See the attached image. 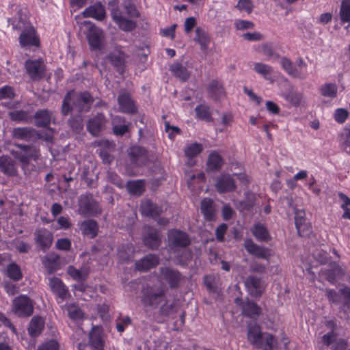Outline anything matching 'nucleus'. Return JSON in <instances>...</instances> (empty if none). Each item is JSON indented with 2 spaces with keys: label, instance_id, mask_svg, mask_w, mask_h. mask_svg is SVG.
I'll return each instance as SVG.
<instances>
[{
  "label": "nucleus",
  "instance_id": "1",
  "mask_svg": "<svg viewBox=\"0 0 350 350\" xmlns=\"http://www.w3.org/2000/svg\"><path fill=\"white\" fill-rule=\"evenodd\" d=\"M94 101L93 96L88 91L76 93L70 90L64 95L60 113L62 116L66 117L75 110L76 113L83 114L88 112Z\"/></svg>",
  "mask_w": 350,
  "mask_h": 350
},
{
  "label": "nucleus",
  "instance_id": "2",
  "mask_svg": "<svg viewBox=\"0 0 350 350\" xmlns=\"http://www.w3.org/2000/svg\"><path fill=\"white\" fill-rule=\"evenodd\" d=\"M247 338L248 341L256 348L262 350H275L278 341L269 333L262 332L260 326L256 323L248 325Z\"/></svg>",
  "mask_w": 350,
  "mask_h": 350
},
{
  "label": "nucleus",
  "instance_id": "3",
  "mask_svg": "<svg viewBox=\"0 0 350 350\" xmlns=\"http://www.w3.org/2000/svg\"><path fill=\"white\" fill-rule=\"evenodd\" d=\"M12 25L14 29L22 30L18 38L21 47L30 48L40 46L39 37L36 34L34 27L29 25L21 16L18 17V23L16 25L12 23Z\"/></svg>",
  "mask_w": 350,
  "mask_h": 350
},
{
  "label": "nucleus",
  "instance_id": "4",
  "mask_svg": "<svg viewBox=\"0 0 350 350\" xmlns=\"http://www.w3.org/2000/svg\"><path fill=\"white\" fill-rule=\"evenodd\" d=\"M142 301L144 306L157 308L167 297L166 291L158 286H147L142 291Z\"/></svg>",
  "mask_w": 350,
  "mask_h": 350
},
{
  "label": "nucleus",
  "instance_id": "5",
  "mask_svg": "<svg viewBox=\"0 0 350 350\" xmlns=\"http://www.w3.org/2000/svg\"><path fill=\"white\" fill-rule=\"evenodd\" d=\"M325 296L330 304H342L343 312L350 313V287L343 285L339 292L332 288H327Z\"/></svg>",
  "mask_w": 350,
  "mask_h": 350
},
{
  "label": "nucleus",
  "instance_id": "6",
  "mask_svg": "<svg viewBox=\"0 0 350 350\" xmlns=\"http://www.w3.org/2000/svg\"><path fill=\"white\" fill-rule=\"evenodd\" d=\"M104 345L103 329L100 327L95 326L89 333L88 342H80L77 348L78 350H103Z\"/></svg>",
  "mask_w": 350,
  "mask_h": 350
},
{
  "label": "nucleus",
  "instance_id": "7",
  "mask_svg": "<svg viewBox=\"0 0 350 350\" xmlns=\"http://www.w3.org/2000/svg\"><path fill=\"white\" fill-rule=\"evenodd\" d=\"M12 311L19 317H30L33 312V302L27 295H21L13 300Z\"/></svg>",
  "mask_w": 350,
  "mask_h": 350
},
{
  "label": "nucleus",
  "instance_id": "8",
  "mask_svg": "<svg viewBox=\"0 0 350 350\" xmlns=\"http://www.w3.org/2000/svg\"><path fill=\"white\" fill-rule=\"evenodd\" d=\"M190 239L188 235L180 230L173 229L168 232V245L174 251H178L189 245Z\"/></svg>",
  "mask_w": 350,
  "mask_h": 350
},
{
  "label": "nucleus",
  "instance_id": "9",
  "mask_svg": "<svg viewBox=\"0 0 350 350\" xmlns=\"http://www.w3.org/2000/svg\"><path fill=\"white\" fill-rule=\"evenodd\" d=\"M79 203V211L83 215L92 216L101 213V208L92 194L81 196Z\"/></svg>",
  "mask_w": 350,
  "mask_h": 350
},
{
  "label": "nucleus",
  "instance_id": "10",
  "mask_svg": "<svg viewBox=\"0 0 350 350\" xmlns=\"http://www.w3.org/2000/svg\"><path fill=\"white\" fill-rule=\"evenodd\" d=\"M207 94L215 102H220L227 98V92L221 80L213 79L208 83Z\"/></svg>",
  "mask_w": 350,
  "mask_h": 350
},
{
  "label": "nucleus",
  "instance_id": "11",
  "mask_svg": "<svg viewBox=\"0 0 350 350\" xmlns=\"http://www.w3.org/2000/svg\"><path fill=\"white\" fill-rule=\"evenodd\" d=\"M25 66L27 73L33 81H39L44 77L45 65L41 59L27 60Z\"/></svg>",
  "mask_w": 350,
  "mask_h": 350
},
{
  "label": "nucleus",
  "instance_id": "12",
  "mask_svg": "<svg viewBox=\"0 0 350 350\" xmlns=\"http://www.w3.org/2000/svg\"><path fill=\"white\" fill-rule=\"evenodd\" d=\"M107 122V120L103 113H97L87 122V130L92 135L98 136L100 133L105 129Z\"/></svg>",
  "mask_w": 350,
  "mask_h": 350
},
{
  "label": "nucleus",
  "instance_id": "13",
  "mask_svg": "<svg viewBox=\"0 0 350 350\" xmlns=\"http://www.w3.org/2000/svg\"><path fill=\"white\" fill-rule=\"evenodd\" d=\"M131 162L137 166L145 165L149 159L148 150L139 146H133L128 150Z\"/></svg>",
  "mask_w": 350,
  "mask_h": 350
},
{
  "label": "nucleus",
  "instance_id": "14",
  "mask_svg": "<svg viewBox=\"0 0 350 350\" xmlns=\"http://www.w3.org/2000/svg\"><path fill=\"white\" fill-rule=\"evenodd\" d=\"M143 243L146 247L152 250H157L161 244L160 232L154 228L148 227L144 233Z\"/></svg>",
  "mask_w": 350,
  "mask_h": 350
},
{
  "label": "nucleus",
  "instance_id": "15",
  "mask_svg": "<svg viewBox=\"0 0 350 350\" xmlns=\"http://www.w3.org/2000/svg\"><path fill=\"white\" fill-rule=\"evenodd\" d=\"M160 278L167 282L170 288H178L181 280L180 273L171 267H163L159 269Z\"/></svg>",
  "mask_w": 350,
  "mask_h": 350
},
{
  "label": "nucleus",
  "instance_id": "16",
  "mask_svg": "<svg viewBox=\"0 0 350 350\" xmlns=\"http://www.w3.org/2000/svg\"><path fill=\"white\" fill-rule=\"evenodd\" d=\"M34 239L40 250L46 252L52 245L53 236L47 229L38 228L34 232Z\"/></svg>",
  "mask_w": 350,
  "mask_h": 350
},
{
  "label": "nucleus",
  "instance_id": "17",
  "mask_svg": "<svg viewBox=\"0 0 350 350\" xmlns=\"http://www.w3.org/2000/svg\"><path fill=\"white\" fill-rule=\"evenodd\" d=\"M234 303L241 307L243 314L249 318H256L261 312V308L253 301H245L241 297H237Z\"/></svg>",
  "mask_w": 350,
  "mask_h": 350
},
{
  "label": "nucleus",
  "instance_id": "18",
  "mask_svg": "<svg viewBox=\"0 0 350 350\" xmlns=\"http://www.w3.org/2000/svg\"><path fill=\"white\" fill-rule=\"evenodd\" d=\"M87 38L90 47L101 50L104 47V32L96 26H91L87 33Z\"/></svg>",
  "mask_w": 350,
  "mask_h": 350
},
{
  "label": "nucleus",
  "instance_id": "19",
  "mask_svg": "<svg viewBox=\"0 0 350 350\" xmlns=\"http://www.w3.org/2000/svg\"><path fill=\"white\" fill-rule=\"evenodd\" d=\"M126 57V55L122 51L115 49L107 55L106 59L120 75H122L124 72Z\"/></svg>",
  "mask_w": 350,
  "mask_h": 350
},
{
  "label": "nucleus",
  "instance_id": "20",
  "mask_svg": "<svg viewBox=\"0 0 350 350\" xmlns=\"http://www.w3.org/2000/svg\"><path fill=\"white\" fill-rule=\"evenodd\" d=\"M12 136L14 139L28 142H35L39 137L36 129L28 126L14 128L12 131Z\"/></svg>",
  "mask_w": 350,
  "mask_h": 350
},
{
  "label": "nucleus",
  "instance_id": "21",
  "mask_svg": "<svg viewBox=\"0 0 350 350\" xmlns=\"http://www.w3.org/2000/svg\"><path fill=\"white\" fill-rule=\"evenodd\" d=\"M215 188L219 193L233 191L236 189L234 178L229 174H221L217 178Z\"/></svg>",
  "mask_w": 350,
  "mask_h": 350
},
{
  "label": "nucleus",
  "instance_id": "22",
  "mask_svg": "<svg viewBox=\"0 0 350 350\" xmlns=\"http://www.w3.org/2000/svg\"><path fill=\"white\" fill-rule=\"evenodd\" d=\"M117 100L122 112L129 114H134L137 112V107L129 93L120 94Z\"/></svg>",
  "mask_w": 350,
  "mask_h": 350
},
{
  "label": "nucleus",
  "instance_id": "23",
  "mask_svg": "<svg viewBox=\"0 0 350 350\" xmlns=\"http://www.w3.org/2000/svg\"><path fill=\"white\" fill-rule=\"evenodd\" d=\"M244 247L249 254L256 257L268 259L270 256L269 249L256 245L250 239L245 241Z\"/></svg>",
  "mask_w": 350,
  "mask_h": 350
},
{
  "label": "nucleus",
  "instance_id": "24",
  "mask_svg": "<svg viewBox=\"0 0 350 350\" xmlns=\"http://www.w3.org/2000/svg\"><path fill=\"white\" fill-rule=\"evenodd\" d=\"M204 284L207 291L216 296V299L221 295V281L218 275L213 274L206 275L204 278Z\"/></svg>",
  "mask_w": 350,
  "mask_h": 350
},
{
  "label": "nucleus",
  "instance_id": "25",
  "mask_svg": "<svg viewBox=\"0 0 350 350\" xmlns=\"http://www.w3.org/2000/svg\"><path fill=\"white\" fill-rule=\"evenodd\" d=\"M247 288L253 297H260L263 293V282L260 278L250 276L245 281Z\"/></svg>",
  "mask_w": 350,
  "mask_h": 350
},
{
  "label": "nucleus",
  "instance_id": "26",
  "mask_svg": "<svg viewBox=\"0 0 350 350\" xmlns=\"http://www.w3.org/2000/svg\"><path fill=\"white\" fill-rule=\"evenodd\" d=\"M34 119V124L38 127H48L53 118V112L47 109L37 111L32 119Z\"/></svg>",
  "mask_w": 350,
  "mask_h": 350
},
{
  "label": "nucleus",
  "instance_id": "27",
  "mask_svg": "<svg viewBox=\"0 0 350 350\" xmlns=\"http://www.w3.org/2000/svg\"><path fill=\"white\" fill-rule=\"evenodd\" d=\"M112 131L114 135L122 137L130 133L129 124L124 117L116 116L112 120Z\"/></svg>",
  "mask_w": 350,
  "mask_h": 350
},
{
  "label": "nucleus",
  "instance_id": "28",
  "mask_svg": "<svg viewBox=\"0 0 350 350\" xmlns=\"http://www.w3.org/2000/svg\"><path fill=\"white\" fill-rule=\"evenodd\" d=\"M49 286L53 292L62 300L66 299L69 295V291L63 282L57 277L49 280Z\"/></svg>",
  "mask_w": 350,
  "mask_h": 350
},
{
  "label": "nucleus",
  "instance_id": "29",
  "mask_svg": "<svg viewBox=\"0 0 350 350\" xmlns=\"http://www.w3.org/2000/svg\"><path fill=\"white\" fill-rule=\"evenodd\" d=\"M84 17H91L98 21H103L106 17L105 7L98 2L87 8L83 12Z\"/></svg>",
  "mask_w": 350,
  "mask_h": 350
},
{
  "label": "nucleus",
  "instance_id": "30",
  "mask_svg": "<svg viewBox=\"0 0 350 350\" xmlns=\"http://www.w3.org/2000/svg\"><path fill=\"white\" fill-rule=\"evenodd\" d=\"M159 264V257L149 254L135 262V268L140 271H146Z\"/></svg>",
  "mask_w": 350,
  "mask_h": 350
},
{
  "label": "nucleus",
  "instance_id": "31",
  "mask_svg": "<svg viewBox=\"0 0 350 350\" xmlns=\"http://www.w3.org/2000/svg\"><path fill=\"white\" fill-rule=\"evenodd\" d=\"M280 63L282 68L291 77L300 79H304L306 78L307 74L302 73L299 71L290 59L283 57L281 58Z\"/></svg>",
  "mask_w": 350,
  "mask_h": 350
},
{
  "label": "nucleus",
  "instance_id": "32",
  "mask_svg": "<svg viewBox=\"0 0 350 350\" xmlns=\"http://www.w3.org/2000/svg\"><path fill=\"white\" fill-rule=\"evenodd\" d=\"M142 213L148 217H151L154 219L159 217L163 213V209L161 206L153 203L150 200H146L141 204Z\"/></svg>",
  "mask_w": 350,
  "mask_h": 350
},
{
  "label": "nucleus",
  "instance_id": "33",
  "mask_svg": "<svg viewBox=\"0 0 350 350\" xmlns=\"http://www.w3.org/2000/svg\"><path fill=\"white\" fill-rule=\"evenodd\" d=\"M200 208L206 221H212L215 219L216 211L213 200L211 198L203 199L200 203Z\"/></svg>",
  "mask_w": 350,
  "mask_h": 350
},
{
  "label": "nucleus",
  "instance_id": "34",
  "mask_svg": "<svg viewBox=\"0 0 350 350\" xmlns=\"http://www.w3.org/2000/svg\"><path fill=\"white\" fill-rule=\"evenodd\" d=\"M329 269L326 271V280L331 284H334L338 278H342L345 274V269L337 262H332Z\"/></svg>",
  "mask_w": 350,
  "mask_h": 350
},
{
  "label": "nucleus",
  "instance_id": "35",
  "mask_svg": "<svg viewBox=\"0 0 350 350\" xmlns=\"http://www.w3.org/2000/svg\"><path fill=\"white\" fill-rule=\"evenodd\" d=\"M224 163L222 157L216 151L211 152L208 157L206 166L208 172H216L221 169Z\"/></svg>",
  "mask_w": 350,
  "mask_h": 350
},
{
  "label": "nucleus",
  "instance_id": "36",
  "mask_svg": "<svg viewBox=\"0 0 350 350\" xmlns=\"http://www.w3.org/2000/svg\"><path fill=\"white\" fill-rule=\"evenodd\" d=\"M80 229L84 236L93 239L98 234V225L94 219H86L81 223Z\"/></svg>",
  "mask_w": 350,
  "mask_h": 350
},
{
  "label": "nucleus",
  "instance_id": "37",
  "mask_svg": "<svg viewBox=\"0 0 350 350\" xmlns=\"http://www.w3.org/2000/svg\"><path fill=\"white\" fill-rule=\"evenodd\" d=\"M67 120V124L71 131L75 134H79L83 130V117L80 113L70 114Z\"/></svg>",
  "mask_w": 350,
  "mask_h": 350
},
{
  "label": "nucleus",
  "instance_id": "38",
  "mask_svg": "<svg viewBox=\"0 0 350 350\" xmlns=\"http://www.w3.org/2000/svg\"><path fill=\"white\" fill-rule=\"evenodd\" d=\"M44 327V321L39 316L33 317L28 325L27 331L31 337H37L39 336Z\"/></svg>",
  "mask_w": 350,
  "mask_h": 350
},
{
  "label": "nucleus",
  "instance_id": "39",
  "mask_svg": "<svg viewBox=\"0 0 350 350\" xmlns=\"http://www.w3.org/2000/svg\"><path fill=\"white\" fill-rule=\"evenodd\" d=\"M0 170L5 174L14 176L16 174L15 161L10 157H0Z\"/></svg>",
  "mask_w": 350,
  "mask_h": 350
},
{
  "label": "nucleus",
  "instance_id": "40",
  "mask_svg": "<svg viewBox=\"0 0 350 350\" xmlns=\"http://www.w3.org/2000/svg\"><path fill=\"white\" fill-rule=\"evenodd\" d=\"M295 224L297 233L300 237H305L311 232V228L306 224V217L301 213H296L295 216Z\"/></svg>",
  "mask_w": 350,
  "mask_h": 350
},
{
  "label": "nucleus",
  "instance_id": "41",
  "mask_svg": "<svg viewBox=\"0 0 350 350\" xmlns=\"http://www.w3.org/2000/svg\"><path fill=\"white\" fill-rule=\"evenodd\" d=\"M113 20L119 28L124 31H131L137 27L135 21L127 19L121 15L113 14Z\"/></svg>",
  "mask_w": 350,
  "mask_h": 350
},
{
  "label": "nucleus",
  "instance_id": "42",
  "mask_svg": "<svg viewBox=\"0 0 350 350\" xmlns=\"http://www.w3.org/2000/svg\"><path fill=\"white\" fill-rule=\"evenodd\" d=\"M8 116L12 121L30 123L32 122V116L28 111L20 109L8 113Z\"/></svg>",
  "mask_w": 350,
  "mask_h": 350
},
{
  "label": "nucleus",
  "instance_id": "43",
  "mask_svg": "<svg viewBox=\"0 0 350 350\" xmlns=\"http://www.w3.org/2000/svg\"><path fill=\"white\" fill-rule=\"evenodd\" d=\"M252 232L256 239L260 241L267 242L271 239L268 230L261 224H255L252 229Z\"/></svg>",
  "mask_w": 350,
  "mask_h": 350
},
{
  "label": "nucleus",
  "instance_id": "44",
  "mask_svg": "<svg viewBox=\"0 0 350 350\" xmlns=\"http://www.w3.org/2000/svg\"><path fill=\"white\" fill-rule=\"evenodd\" d=\"M7 275L13 281L18 282L23 278L20 266L16 262H11L6 267Z\"/></svg>",
  "mask_w": 350,
  "mask_h": 350
},
{
  "label": "nucleus",
  "instance_id": "45",
  "mask_svg": "<svg viewBox=\"0 0 350 350\" xmlns=\"http://www.w3.org/2000/svg\"><path fill=\"white\" fill-rule=\"evenodd\" d=\"M170 70L176 77L183 81H186L189 77V72L187 68L178 62L172 64L170 66Z\"/></svg>",
  "mask_w": 350,
  "mask_h": 350
},
{
  "label": "nucleus",
  "instance_id": "46",
  "mask_svg": "<svg viewBox=\"0 0 350 350\" xmlns=\"http://www.w3.org/2000/svg\"><path fill=\"white\" fill-rule=\"evenodd\" d=\"M319 91L323 96L334 98L337 96L338 87L335 83H327L320 87Z\"/></svg>",
  "mask_w": 350,
  "mask_h": 350
},
{
  "label": "nucleus",
  "instance_id": "47",
  "mask_svg": "<svg viewBox=\"0 0 350 350\" xmlns=\"http://www.w3.org/2000/svg\"><path fill=\"white\" fill-rule=\"evenodd\" d=\"M254 70L260 75L265 79L269 80L273 72V68L268 64L258 62L254 64Z\"/></svg>",
  "mask_w": 350,
  "mask_h": 350
},
{
  "label": "nucleus",
  "instance_id": "48",
  "mask_svg": "<svg viewBox=\"0 0 350 350\" xmlns=\"http://www.w3.org/2000/svg\"><path fill=\"white\" fill-rule=\"evenodd\" d=\"M213 109L207 105H198V119L202 120L206 122H213V118L212 117Z\"/></svg>",
  "mask_w": 350,
  "mask_h": 350
},
{
  "label": "nucleus",
  "instance_id": "49",
  "mask_svg": "<svg viewBox=\"0 0 350 350\" xmlns=\"http://www.w3.org/2000/svg\"><path fill=\"white\" fill-rule=\"evenodd\" d=\"M340 18L341 23H348L350 26V0H342L340 10Z\"/></svg>",
  "mask_w": 350,
  "mask_h": 350
},
{
  "label": "nucleus",
  "instance_id": "50",
  "mask_svg": "<svg viewBox=\"0 0 350 350\" xmlns=\"http://www.w3.org/2000/svg\"><path fill=\"white\" fill-rule=\"evenodd\" d=\"M176 312V306L174 301L167 299L161 304L159 308V313L162 316H170Z\"/></svg>",
  "mask_w": 350,
  "mask_h": 350
},
{
  "label": "nucleus",
  "instance_id": "51",
  "mask_svg": "<svg viewBox=\"0 0 350 350\" xmlns=\"http://www.w3.org/2000/svg\"><path fill=\"white\" fill-rule=\"evenodd\" d=\"M39 157L38 151H33V152L23 154L21 152H16L15 157L19 161L23 167L27 166L29 164L30 159L37 160Z\"/></svg>",
  "mask_w": 350,
  "mask_h": 350
},
{
  "label": "nucleus",
  "instance_id": "52",
  "mask_svg": "<svg viewBox=\"0 0 350 350\" xmlns=\"http://www.w3.org/2000/svg\"><path fill=\"white\" fill-rule=\"evenodd\" d=\"M283 98L292 106L298 107L301 104L302 94L297 92L291 90L284 93L283 94Z\"/></svg>",
  "mask_w": 350,
  "mask_h": 350
},
{
  "label": "nucleus",
  "instance_id": "53",
  "mask_svg": "<svg viewBox=\"0 0 350 350\" xmlns=\"http://www.w3.org/2000/svg\"><path fill=\"white\" fill-rule=\"evenodd\" d=\"M185 156L187 157V161L186 162L188 167H192L195 165L196 161L195 159L197 155V142L193 143L191 145L188 146L185 150Z\"/></svg>",
  "mask_w": 350,
  "mask_h": 350
},
{
  "label": "nucleus",
  "instance_id": "54",
  "mask_svg": "<svg viewBox=\"0 0 350 350\" xmlns=\"http://www.w3.org/2000/svg\"><path fill=\"white\" fill-rule=\"evenodd\" d=\"M338 196L342 201V204L340 205L341 208L343 210L342 217L350 220V208L348 207V206H350V198L342 192H338Z\"/></svg>",
  "mask_w": 350,
  "mask_h": 350
},
{
  "label": "nucleus",
  "instance_id": "55",
  "mask_svg": "<svg viewBox=\"0 0 350 350\" xmlns=\"http://www.w3.org/2000/svg\"><path fill=\"white\" fill-rule=\"evenodd\" d=\"M68 317L75 321L81 320L84 318V314L81 308L75 304H70L67 306Z\"/></svg>",
  "mask_w": 350,
  "mask_h": 350
},
{
  "label": "nucleus",
  "instance_id": "56",
  "mask_svg": "<svg viewBox=\"0 0 350 350\" xmlns=\"http://www.w3.org/2000/svg\"><path fill=\"white\" fill-rule=\"evenodd\" d=\"M198 44L200 45V49L206 55L207 54V49L208 47V44L210 43V38L209 36L202 31L198 27Z\"/></svg>",
  "mask_w": 350,
  "mask_h": 350
},
{
  "label": "nucleus",
  "instance_id": "57",
  "mask_svg": "<svg viewBox=\"0 0 350 350\" xmlns=\"http://www.w3.org/2000/svg\"><path fill=\"white\" fill-rule=\"evenodd\" d=\"M68 273L70 276H71L74 280L78 282H84L86 280L88 275L83 274L79 269H77L73 266H69L68 268Z\"/></svg>",
  "mask_w": 350,
  "mask_h": 350
},
{
  "label": "nucleus",
  "instance_id": "58",
  "mask_svg": "<svg viewBox=\"0 0 350 350\" xmlns=\"http://www.w3.org/2000/svg\"><path fill=\"white\" fill-rule=\"evenodd\" d=\"M236 8L241 12L250 14L254 8L253 2L251 0H239Z\"/></svg>",
  "mask_w": 350,
  "mask_h": 350
},
{
  "label": "nucleus",
  "instance_id": "59",
  "mask_svg": "<svg viewBox=\"0 0 350 350\" xmlns=\"http://www.w3.org/2000/svg\"><path fill=\"white\" fill-rule=\"evenodd\" d=\"M349 116V111L344 108H338L335 110L334 117L336 122L343 124Z\"/></svg>",
  "mask_w": 350,
  "mask_h": 350
},
{
  "label": "nucleus",
  "instance_id": "60",
  "mask_svg": "<svg viewBox=\"0 0 350 350\" xmlns=\"http://www.w3.org/2000/svg\"><path fill=\"white\" fill-rule=\"evenodd\" d=\"M15 95L14 90L11 86L5 85L0 88V100L12 99Z\"/></svg>",
  "mask_w": 350,
  "mask_h": 350
},
{
  "label": "nucleus",
  "instance_id": "61",
  "mask_svg": "<svg viewBox=\"0 0 350 350\" xmlns=\"http://www.w3.org/2000/svg\"><path fill=\"white\" fill-rule=\"evenodd\" d=\"M228 230V225L225 223L219 224L215 229V237L218 242H223Z\"/></svg>",
  "mask_w": 350,
  "mask_h": 350
},
{
  "label": "nucleus",
  "instance_id": "62",
  "mask_svg": "<svg viewBox=\"0 0 350 350\" xmlns=\"http://www.w3.org/2000/svg\"><path fill=\"white\" fill-rule=\"evenodd\" d=\"M131 323L132 320L129 317L119 319L116 323V329L120 333H122L125 330L126 327L131 325Z\"/></svg>",
  "mask_w": 350,
  "mask_h": 350
},
{
  "label": "nucleus",
  "instance_id": "63",
  "mask_svg": "<svg viewBox=\"0 0 350 350\" xmlns=\"http://www.w3.org/2000/svg\"><path fill=\"white\" fill-rule=\"evenodd\" d=\"M262 51L264 55L267 56L268 59H270L273 57H274L275 59H278L280 57V55L274 52L272 46L269 44H262Z\"/></svg>",
  "mask_w": 350,
  "mask_h": 350
},
{
  "label": "nucleus",
  "instance_id": "64",
  "mask_svg": "<svg viewBox=\"0 0 350 350\" xmlns=\"http://www.w3.org/2000/svg\"><path fill=\"white\" fill-rule=\"evenodd\" d=\"M59 343L55 340H50L40 345L38 350H58Z\"/></svg>",
  "mask_w": 350,
  "mask_h": 350
}]
</instances>
